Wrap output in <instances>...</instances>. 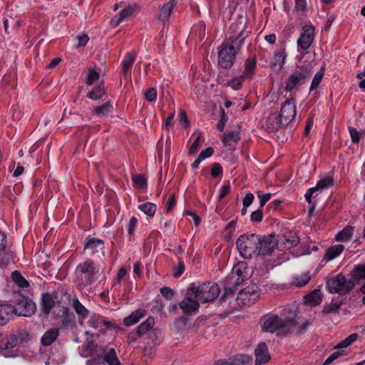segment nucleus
I'll list each match as a JSON object with an SVG mask.
<instances>
[{"instance_id":"35","label":"nucleus","mask_w":365,"mask_h":365,"mask_svg":"<svg viewBox=\"0 0 365 365\" xmlns=\"http://www.w3.org/2000/svg\"><path fill=\"white\" fill-rule=\"evenodd\" d=\"M267 125L272 131L277 130L279 128L286 126L282 122V118L276 114L270 115L267 120Z\"/></svg>"},{"instance_id":"46","label":"nucleus","mask_w":365,"mask_h":365,"mask_svg":"<svg viewBox=\"0 0 365 365\" xmlns=\"http://www.w3.org/2000/svg\"><path fill=\"white\" fill-rule=\"evenodd\" d=\"M358 336H359L356 333L350 334L348 337H346L345 339L339 343L335 346V349H342L349 346L351 344H352L354 341L357 340Z\"/></svg>"},{"instance_id":"21","label":"nucleus","mask_w":365,"mask_h":365,"mask_svg":"<svg viewBox=\"0 0 365 365\" xmlns=\"http://www.w3.org/2000/svg\"><path fill=\"white\" fill-rule=\"evenodd\" d=\"M55 305L56 302L52 294L44 292L41 294L40 308L42 313H43L45 315H48L52 309L55 307Z\"/></svg>"},{"instance_id":"34","label":"nucleus","mask_w":365,"mask_h":365,"mask_svg":"<svg viewBox=\"0 0 365 365\" xmlns=\"http://www.w3.org/2000/svg\"><path fill=\"white\" fill-rule=\"evenodd\" d=\"M104 249V242L102 240L94 237H88L84 244V250H96V251Z\"/></svg>"},{"instance_id":"48","label":"nucleus","mask_w":365,"mask_h":365,"mask_svg":"<svg viewBox=\"0 0 365 365\" xmlns=\"http://www.w3.org/2000/svg\"><path fill=\"white\" fill-rule=\"evenodd\" d=\"M324 75L323 69H321L319 71H318L314 76L312 81L311 83L309 91H314L316 90L318 87V86L320 84V83L322 81L323 76Z\"/></svg>"},{"instance_id":"49","label":"nucleus","mask_w":365,"mask_h":365,"mask_svg":"<svg viewBox=\"0 0 365 365\" xmlns=\"http://www.w3.org/2000/svg\"><path fill=\"white\" fill-rule=\"evenodd\" d=\"M341 304V302L326 304L323 307L322 313L330 314L337 312L339 310Z\"/></svg>"},{"instance_id":"54","label":"nucleus","mask_w":365,"mask_h":365,"mask_svg":"<svg viewBox=\"0 0 365 365\" xmlns=\"http://www.w3.org/2000/svg\"><path fill=\"white\" fill-rule=\"evenodd\" d=\"M12 256L9 252H0V267H4L9 264Z\"/></svg>"},{"instance_id":"56","label":"nucleus","mask_w":365,"mask_h":365,"mask_svg":"<svg viewBox=\"0 0 365 365\" xmlns=\"http://www.w3.org/2000/svg\"><path fill=\"white\" fill-rule=\"evenodd\" d=\"M145 99L149 102H153L157 98V90L155 88H148L145 93Z\"/></svg>"},{"instance_id":"22","label":"nucleus","mask_w":365,"mask_h":365,"mask_svg":"<svg viewBox=\"0 0 365 365\" xmlns=\"http://www.w3.org/2000/svg\"><path fill=\"white\" fill-rule=\"evenodd\" d=\"M176 4L177 0H170L166 4L162 5L160 7V14L158 19L163 23L167 21L170 14L176 7Z\"/></svg>"},{"instance_id":"28","label":"nucleus","mask_w":365,"mask_h":365,"mask_svg":"<svg viewBox=\"0 0 365 365\" xmlns=\"http://www.w3.org/2000/svg\"><path fill=\"white\" fill-rule=\"evenodd\" d=\"M322 294L320 289H316L304 297V303L312 307L319 304L322 301Z\"/></svg>"},{"instance_id":"30","label":"nucleus","mask_w":365,"mask_h":365,"mask_svg":"<svg viewBox=\"0 0 365 365\" xmlns=\"http://www.w3.org/2000/svg\"><path fill=\"white\" fill-rule=\"evenodd\" d=\"M146 313L145 309H139L133 312L128 317L124 319V324L127 327L132 326L139 322Z\"/></svg>"},{"instance_id":"58","label":"nucleus","mask_w":365,"mask_h":365,"mask_svg":"<svg viewBox=\"0 0 365 365\" xmlns=\"http://www.w3.org/2000/svg\"><path fill=\"white\" fill-rule=\"evenodd\" d=\"M14 336L17 339L18 343L27 342L30 339L29 334L26 331H19L17 334Z\"/></svg>"},{"instance_id":"37","label":"nucleus","mask_w":365,"mask_h":365,"mask_svg":"<svg viewBox=\"0 0 365 365\" xmlns=\"http://www.w3.org/2000/svg\"><path fill=\"white\" fill-rule=\"evenodd\" d=\"M256 68V58L255 57H250L247 59L245 63V71L243 72L244 78H250L251 77L255 71Z\"/></svg>"},{"instance_id":"39","label":"nucleus","mask_w":365,"mask_h":365,"mask_svg":"<svg viewBox=\"0 0 365 365\" xmlns=\"http://www.w3.org/2000/svg\"><path fill=\"white\" fill-rule=\"evenodd\" d=\"M138 209L148 217H153L156 212V205L150 202H146L138 205Z\"/></svg>"},{"instance_id":"43","label":"nucleus","mask_w":365,"mask_h":365,"mask_svg":"<svg viewBox=\"0 0 365 365\" xmlns=\"http://www.w3.org/2000/svg\"><path fill=\"white\" fill-rule=\"evenodd\" d=\"M100 78V73L95 69L89 68L86 73V83L88 86L93 85Z\"/></svg>"},{"instance_id":"38","label":"nucleus","mask_w":365,"mask_h":365,"mask_svg":"<svg viewBox=\"0 0 365 365\" xmlns=\"http://www.w3.org/2000/svg\"><path fill=\"white\" fill-rule=\"evenodd\" d=\"M106 93V90L102 85L95 86L90 92L86 94V96L94 101L101 99Z\"/></svg>"},{"instance_id":"16","label":"nucleus","mask_w":365,"mask_h":365,"mask_svg":"<svg viewBox=\"0 0 365 365\" xmlns=\"http://www.w3.org/2000/svg\"><path fill=\"white\" fill-rule=\"evenodd\" d=\"M259 251H274L279 244V238L274 234L259 235Z\"/></svg>"},{"instance_id":"60","label":"nucleus","mask_w":365,"mask_h":365,"mask_svg":"<svg viewBox=\"0 0 365 365\" xmlns=\"http://www.w3.org/2000/svg\"><path fill=\"white\" fill-rule=\"evenodd\" d=\"M272 195L270 193L262 194L261 192H257V197L259 201V208H262L264 205L270 200Z\"/></svg>"},{"instance_id":"40","label":"nucleus","mask_w":365,"mask_h":365,"mask_svg":"<svg viewBox=\"0 0 365 365\" xmlns=\"http://www.w3.org/2000/svg\"><path fill=\"white\" fill-rule=\"evenodd\" d=\"M353 232H354L353 227L346 226L342 230H341L340 232H339L336 234L335 239H336V240L339 241V242L340 241H347L353 235Z\"/></svg>"},{"instance_id":"29","label":"nucleus","mask_w":365,"mask_h":365,"mask_svg":"<svg viewBox=\"0 0 365 365\" xmlns=\"http://www.w3.org/2000/svg\"><path fill=\"white\" fill-rule=\"evenodd\" d=\"M240 139V133L238 130L230 132L223 135L222 141L225 146L234 149L236 143Z\"/></svg>"},{"instance_id":"10","label":"nucleus","mask_w":365,"mask_h":365,"mask_svg":"<svg viewBox=\"0 0 365 365\" xmlns=\"http://www.w3.org/2000/svg\"><path fill=\"white\" fill-rule=\"evenodd\" d=\"M315 38V28L312 25H306L302 28L297 40L298 50L305 51L312 44Z\"/></svg>"},{"instance_id":"2","label":"nucleus","mask_w":365,"mask_h":365,"mask_svg":"<svg viewBox=\"0 0 365 365\" xmlns=\"http://www.w3.org/2000/svg\"><path fill=\"white\" fill-rule=\"evenodd\" d=\"M260 324L264 332L276 333L279 336H286L294 331L297 322L293 318L282 319L277 314H268L261 317Z\"/></svg>"},{"instance_id":"62","label":"nucleus","mask_w":365,"mask_h":365,"mask_svg":"<svg viewBox=\"0 0 365 365\" xmlns=\"http://www.w3.org/2000/svg\"><path fill=\"white\" fill-rule=\"evenodd\" d=\"M222 173V168L221 165L218 163H215L212 165L211 168V175L213 178H217L220 175H221Z\"/></svg>"},{"instance_id":"52","label":"nucleus","mask_w":365,"mask_h":365,"mask_svg":"<svg viewBox=\"0 0 365 365\" xmlns=\"http://www.w3.org/2000/svg\"><path fill=\"white\" fill-rule=\"evenodd\" d=\"M245 78H244L242 75L239 77L234 78L228 83V86L234 90H239L241 88L242 81Z\"/></svg>"},{"instance_id":"15","label":"nucleus","mask_w":365,"mask_h":365,"mask_svg":"<svg viewBox=\"0 0 365 365\" xmlns=\"http://www.w3.org/2000/svg\"><path fill=\"white\" fill-rule=\"evenodd\" d=\"M252 361L251 356L244 354H235L227 359H219L213 365H250Z\"/></svg>"},{"instance_id":"3","label":"nucleus","mask_w":365,"mask_h":365,"mask_svg":"<svg viewBox=\"0 0 365 365\" xmlns=\"http://www.w3.org/2000/svg\"><path fill=\"white\" fill-rule=\"evenodd\" d=\"M312 66L309 63L299 66L290 73L286 80L284 91H292L297 86L304 83L311 76Z\"/></svg>"},{"instance_id":"19","label":"nucleus","mask_w":365,"mask_h":365,"mask_svg":"<svg viewBox=\"0 0 365 365\" xmlns=\"http://www.w3.org/2000/svg\"><path fill=\"white\" fill-rule=\"evenodd\" d=\"M14 309L15 314L23 317H31L36 312V305L32 300L26 298L24 302L17 307H14Z\"/></svg>"},{"instance_id":"63","label":"nucleus","mask_w":365,"mask_h":365,"mask_svg":"<svg viewBox=\"0 0 365 365\" xmlns=\"http://www.w3.org/2000/svg\"><path fill=\"white\" fill-rule=\"evenodd\" d=\"M349 130L352 143H358L360 140V132L356 128L352 127L349 128Z\"/></svg>"},{"instance_id":"36","label":"nucleus","mask_w":365,"mask_h":365,"mask_svg":"<svg viewBox=\"0 0 365 365\" xmlns=\"http://www.w3.org/2000/svg\"><path fill=\"white\" fill-rule=\"evenodd\" d=\"M103 360L108 365H120V362L117 356L115 349H107L103 356Z\"/></svg>"},{"instance_id":"11","label":"nucleus","mask_w":365,"mask_h":365,"mask_svg":"<svg viewBox=\"0 0 365 365\" xmlns=\"http://www.w3.org/2000/svg\"><path fill=\"white\" fill-rule=\"evenodd\" d=\"M334 180L331 177H326L321 179L317 183L316 186L308 189L304 195L306 200L311 204L312 198L316 197L324 189H328L334 185Z\"/></svg>"},{"instance_id":"44","label":"nucleus","mask_w":365,"mask_h":365,"mask_svg":"<svg viewBox=\"0 0 365 365\" xmlns=\"http://www.w3.org/2000/svg\"><path fill=\"white\" fill-rule=\"evenodd\" d=\"M358 336H359L356 333L350 334L348 337H346L345 339L339 343L335 346V349H342L349 346L351 344H352L354 341L357 340Z\"/></svg>"},{"instance_id":"33","label":"nucleus","mask_w":365,"mask_h":365,"mask_svg":"<svg viewBox=\"0 0 365 365\" xmlns=\"http://www.w3.org/2000/svg\"><path fill=\"white\" fill-rule=\"evenodd\" d=\"M351 277L353 282L359 283L365 279V264H358L354 266L351 272Z\"/></svg>"},{"instance_id":"17","label":"nucleus","mask_w":365,"mask_h":365,"mask_svg":"<svg viewBox=\"0 0 365 365\" xmlns=\"http://www.w3.org/2000/svg\"><path fill=\"white\" fill-rule=\"evenodd\" d=\"M255 365H262L269 361L271 357L264 342H260L255 349Z\"/></svg>"},{"instance_id":"9","label":"nucleus","mask_w":365,"mask_h":365,"mask_svg":"<svg viewBox=\"0 0 365 365\" xmlns=\"http://www.w3.org/2000/svg\"><path fill=\"white\" fill-rule=\"evenodd\" d=\"M243 280L240 270H237V272H232L224 280V294L222 298L232 296Z\"/></svg>"},{"instance_id":"57","label":"nucleus","mask_w":365,"mask_h":365,"mask_svg":"<svg viewBox=\"0 0 365 365\" xmlns=\"http://www.w3.org/2000/svg\"><path fill=\"white\" fill-rule=\"evenodd\" d=\"M262 218L263 214L261 208L252 212L250 215V220L253 222H259L262 220Z\"/></svg>"},{"instance_id":"31","label":"nucleus","mask_w":365,"mask_h":365,"mask_svg":"<svg viewBox=\"0 0 365 365\" xmlns=\"http://www.w3.org/2000/svg\"><path fill=\"white\" fill-rule=\"evenodd\" d=\"M72 307L74 309L79 318L85 319L90 315L89 310L86 309L76 297L72 299Z\"/></svg>"},{"instance_id":"55","label":"nucleus","mask_w":365,"mask_h":365,"mask_svg":"<svg viewBox=\"0 0 365 365\" xmlns=\"http://www.w3.org/2000/svg\"><path fill=\"white\" fill-rule=\"evenodd\" d=\"M138 224V219L135 217H132L128 224L127 229L130 236H133L135 228Z\"/></svg>"},{"instance_id":"59","label":"nucleus","mask_w":365,"mask_h":365,"mask_svg":"<svg viewBox=\"0 0 365 365\" xmlns=\"http://www.w3.org/2000/svg\"><path fill=\"white\" fill-rule=\"evenodd\" d=\"M17 339L12 335L10 339L4 345L0 346L1 350L9 349L15 347L17 345Z\"/></svg>"},{"instance_id":"5","label":"nucleus","mask_w":365,"mask_h":365,"mask_svg":"<svg viewBox=\"0 0 365 365\" xmlns=\"http://www.w3.org/2000/svg\"><path fill=\"white\" fill-rule=\"evenodd\" d=\"M190 287L193 288L195 293V299L202 303L210 302L215 299L220 294V287L215 282H205L195 287L194 284H191Z\"/></svg>"},{"instance_id":"26","label":"nucleus","mask_w":365,"mask_h":365,"mask_svg":"<svg viewBox=\"0 0 365 365\" xmlns=\"http://www.w3.org/2000/svg\"><path fill=\"white\" fill-rule=\"evenodd\" d=\"M88 324L90 327H92L93 329L100 328V331L103 333L105 331V329H103L101 328L102 324L106 327V329H110L111 327H113L110 322L103 320L99 315L92 316L88 321Z\"/></svg>"},{"instance_id":"7","label":"nucleus","mask_w":365,"mask_h":365,"mask_svg":"<svg viewBox=\"0 0 365 365\" xmlns=\"http://www.w3.org/2000/svg\"><path fill=\"white\" fill-rule=\"evenodd\" d=\"M200 301L195 299V293L190 286L187 288L185 298L179 303V307L185 315H190L200 308Z\"/></svg>"},{"instance_id":"24","label":"nucleus","mask_w":365,"mask_h":365,"mask_svg":"<svg viewBox=\"0 0 365 365\" xmlns=\"http://www.w3.org/2000/svg\"><path fill=\"white\" fill-rule=\"evenodd\" d=\"M287 53L284 49H282L274 53L270 63V67L272 70L280 71L285 63Z\"/></svg>"},{"instance_id":"27","label":"nucleus","mask_w":365,"mask_h":365,"mask_svg":"<svg viewBox=\"0 0 365 365\" xmlns=\"http://www.w3.org/2000/svg\"><path fill=\"white\" fill-rule=\"evenodd\" d=\"M113 107L110 101H107L101 106L94 107L91 110V113L98 118L107 117L113 112Z\"/></svg>"},{"instance_id":"47","label":"nucleus","mask_w":365,"mask_h":365,"mask_svg":"<svg viewBox=\"0 0 365 365\" xmlns=\"http://www.w3.org/2000/svg\"><path fill=\"white\" fill-rule=\"evenodd\" d=\"M358 336H359L356 333L350 334L348 337H346L345 339L339 343L335 346V349H342L349 346L351 344H352L354 341L357 340Z\"/></svg>"},{"instance_id":"8","label":"nucleus","mask_w":365,"mask_h":365,"mask_svg":"<svg viewBox=\"0 0 365 365\" xmlns=\"http://www.w3.org/2000/svg\"><path fill=\"white\" fill-rule=\"evenodd\" d=\"M259 235L256 234H243L236 242L238 251H257L259 250Z\"/></svg>"},{"instance_id":"51","label":"nucleus","mask_w":365,"mask_h":365,"mask_svg":"<svg viewBox=\"0 0 365 365\" xmlns=\"http://www.w3.org/2000/svg\"><path fill=\"white\" fill-rule=\"evenodd\" d=\"M135 186L138 189L144 188L147 185L146 179L142 175H136L133 177Z\"/></svg>"},{"instance_id":"50","label":"nucleus","mask_w":365,"mask_h":365,"mask_svg":"<svg viewBox=\"0 0 365 365\" xmlns=\"http://www.w3.org/2000/svg\"><path fill=\"white\" fill-rule=\"evenodd\" d=\"M26 298V297L22 295L20 292H13L11 302L14 304L12 305L14 306V307H17L24 302Z\"/></svg>"},{"instance_id":"1","label":"nucleus","mask_w":365,"mask_h":365,"mask_svg":"<svg viewBox=\"0 0 365 365\" xmlns=\"http://www.w3.org/2000/svg\"><path fill=\"white\" fill-rule=\"evenodd\" d=\"M230 30L233 34L227 42L221 45L218 51V64L221 68L227 69L231 68L236 59V55L241 49L245 39L250 33V30H247L245 22L237 21L231 24Z\"/></svg>"},{"instance_id":"18","label":"nucleus","mask_w":365,"mask_h":365,"mask_svg":"<svg viewBox=\"0 0 365 365\" xmlns=\"http://www.w3.org/2000/svg\"><path fill=\"white\" fill-rule=\"evenodd\" d=\"M239 297L248 303H254L259 297V288L256 284L248 286L239 291Z\"/></svg>"},{"instance_id":"13","label":"nucleus","mask_w":365,"mask_h":365,"mask_svg":"<svg viewBox=\"0 0 365 365\" xmlns=\"http://www.w3.org/2000/svg\"><path fill=\"white\" fill-rule=\"evenodd\" d=\"M138 13V7L135 5H128L122 11L115 14L110 21V25L113 28L117 27L120 23L129 20Z\"/></svg>"},{"instance_id":"4","label":"nucleus","mask_w":365,"mask_h":365,"mask_svg":"<svg viewBox=\"0 0 365 365\" xmlns=\"http://www.w3.org/2000/svg\"><path fill=\"white\" fill-rule=\"evenodd\" d=\"M326 287L331 294L345 295L355 287L353 280H348L342 274H338L327 279Z\"/></svg>"},{"instance_id":"6","label":"nucleus","mask_w":365,"mask_h":365,"mask_svg":"<svg viewBox=\"0 0 365 365\" xmlns=\"http://www.w3.org/2000/svg\"><path fill=\"white\" fill-rule=\"evenodd\" d=\"M77 279L84 286L91 284L96 274V267L92 260L88 259L79 264L76 269Z\"/></svg>"},{"instance_id":"41","label":"nucleus","mask_w":365,"mask_h":365,"mask_svg":"<svg viewBox=\"0 0 365 365\" xmlns=\"http://www.w3.org/2000/svg\"><path fill=\"white\" fill-rule=\"evenodd\" d=\"M311 276L309 272H306L300 276L294 277L291 284L292 285L302 287L306 285L309 282Z\"/></svg>"},{"instance_id":"32","label":"nucleus","mask_w":365,"mask_h":365,"mask_svg":"<svg viewBox=\"0 0 365 365\" xmlns=\"http://www.w3.org/2000/svg\"><path fill=\"white\" fill-rule=\"evenodd\" d=\"M136 54L134 52L128 53L123 61H122V73L126 76L128 73H130L132 66L135 61Z\"/></svg>"},{"instance_id":"64","label":"nucleus","mask_w":365,"mask_h":365,"mask_svg":"<svg viewBox=\"0 0 365 365\" xmlns=\"http://www.w3.org/2000/svg\"><path fill=\"white\" fill-rule=\"evenodd\" d=\"M160 293L166 299L168 300H170L175 294L174 290L168 287H164L161 288Z\"/></svg>"},{"instance_id":"61","label":"nucleus","mask_w":365,"mask_h":365,"mask_svg":"<svg viewBox=\"0 0 365 365\" xmlns=\"http://www.w3.org/2000/svg\"><path fill=\"white\" fill-rule=\"evenodd\" d=\"M107 348L95 345L93 346L91 349V353L93 356H96L98 357L102 356L103 358V356L106 353Z\"/></svg>"},{"instance_id":"53","label":"nucleus","mask_w":365,"mask_h":365,"mask_svg":"<svg viewBox=\"0 0 365 365\" xmlns=\"http://www.w3.org/2000/svg\"><path fill=\"white\" fill-rule=\"evenodd\" d=\"M220 120L217 125V128L220 131H223L225 125L228 120V118L223 108L220 109Z\"/></svg>"},{"instance_id":"23","label":"nucleus","mask_w":365,"mask_h":365,"mask_svg":"<svg viewBox=\"0 0 365 365\" xmlns=\"http://www.w3.org/2000/svg\"><path fill=\"white\" fill-rule=\"evenodd\" d=\"M15 314L14 306L11 304H0V326L6 324Z\"/></svg>"},{"instance_id":"42","label":"nucleus","mask_w":365,"mask_h":365,"mask_svg":"<svg viewBox=\"0 0 365 365\" xmlns=\"http://www.w3.org/2000/svg\"><path fill=\"white\" fill-rule=\"evenodd\" d=\"M12 280L21 288H27L29 285L28 281L19 271H14L11 274Z\"/></svg>"},{"instance_id":"25","label":"nucleus","mask_w":365,"mask_h":365,"mask_svg":"<svg viewBox=\"0 0 365 365\" xmlns=\"http://www.w3.org/2000/svg\"><path fill=\"white\" fill-rule=\"evenodd\" d=\"M59 336V329L53 327L48 329L41 336V343L44 346L51 345Z\"/></svg>"},{"instance_id":"14","label":"nucleus","mask_w":365,"mask_h":365,"mask_svg":"<svg viewBox=\"0 0 365 365\" xmlns=\"http://www.w3.org/2000/svg\"><path fill=\"white\" fill-rule=\"evenodd\" d=\"M284 125H288L296 116V106L293 98L287 100L281 108L279 115Z\"/></svg>"},{"instance_id":"12","label":"nucleus","mask_w":365,"mask_h":365,"mask_svg":"<svg viewBox=\"0 0 365 365\" xmlns=\"http://www.w3.org/2000/svg\"><path fill=\"white\" fill-rule=\"evenodd\" d=\"M155 319L153 317H148L145 322L140 324L136 329V334L138 338H141L147 334L148 338L153 339L157 338L159 330L154 328Z\"/></svg>"},{"instance_id":"45","label":"nucleus","mask_w":365,"mask_h":365,"mask_svg":"<svg viewBox=\"0 0 365 365\" xmlns=\"http://www.w3.org/2000/svg\"><path fill=\"white\" fill-rule=\"evenodd\" d=\"M358 336H359L356 333L350 334L348 337H346L345 339L339 343L335 346V349H342L349 346L351 344H352L354 341L357 340Z\"/></svg>"},{"instance_id":"20","label":"nucleus","mask_w":365,"mask_h":365,"mask_svg":"<svg viewBox=\"0 0 365 365\" xmlns=\"http://www.w3.org/2000/svg\"><path fill=\"white\" fill-rule=\"evenodd\" d=\"M279 242L284 249H292L299 242V237L293 232H287L279 237Z\"/></svg>"}]
</instances>
